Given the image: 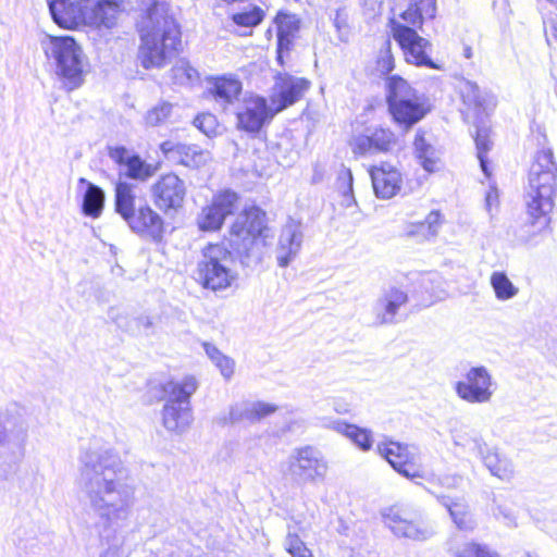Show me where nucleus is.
<instances>
[{
    "mask_svg": "<svg viewBox=\"0 0 557 557\" xmlns=\"http://www.w3.org/2000/svg\"><path fill=\"white\" fill-rule=\"evenodd\" d=\"M79 485L90 509L109 528L128 520L135 504V487L119 453L92 438L79 455Z\"/></svg>",
    "mask_w": 557,
    "mask_h": 557,
    "instance_id": "f257e3e1",
    "label": "nucleus"
},
{
    "mask_svg": "<svg viewBox=\"0 0 557 557\" xmlns=\"http://www.w3.org/2000/svg\"><path fill=\"white\" fill-rule=\"evenodd\" d=\"M145 14L138 22L140 46L138 58L149 70L162 67L178 51L181 32L174 18L168 14L169 3L162 0H140Z\"/></svg>",
    "mask_w": 557,
    "mask_h": 557,
    "instance_id": "f03ea898",
    "label": "nucleus"
},
{
    "mask_svg": "<svg viewBox=\"0 0 557 557\" xmlns=\"http://www.w3.org/2000/svg\"><path fill=\"white\" fill-rule=\"evenodd\" d=\"M557 166L550 149L536 152L529 172L525 202L533 234L549 227L557 193Z\"/></svg>",
    "mask_w": 557,
    "mask_h": 557,
    "instance_id": "7ed1b4c3",
    "label": "nucleus"
},
{
    "mask_svg": "<svg viewBox=\"0 0 557 557\" xmlns=\"http://www.w3.org/2000/svg\"><path fill=\"white\" fill-rule=\"evenodd\" d=\"M125 0H49V10L55 24L74 29L87 25L111 29L117 25Z\"/></svg>",
    "mask_w": 557,
    "mask_h": 557,
    "instance_id": "20e7f679",
    "label": "nucleus"
},
{
    "mask_svg": "<svg viewBox=\"0 0 557 557\" xmlns=\"http://www.w3.org/2000/svg\"><path fill=\"white\" fill-rule=\"evenodd\" d=\"M40 49L55 75L69 90L78 88L83 82L85 54L71 36L44 34L39 39Z\"/></svg>",
    "mask_w": 557,
    "mask_h": 557,
    "instance_id": "39448f33",
    "label": "nucleus"
},
{
    "mask_svg": "<svg viewBox=\"0 0 557 557\" xmlns=\"http://www.w3.org/2000/svg\"><path fill=\"white\" fill-rule=\"evenodd\" d=\"M28 420L16 405L0 409V478L23 459L28 440Z\"/></svg>",
    "mask_w": 557,
    "mask_h": 557,
    "instance_id": "423d86ee",
    "label": "nucleus"
},
{
    "mask_svg": "<svg viewBox=\"0 0 557 557\" xmlns=\"http://www.w3.org/2000/svg\"><path fill=\"white\" fill-rule=\"evenodd\" d=\"M387 104L393 121L405 132L419 123L429 112L428 98L398 75L387 78Z\"/></svg>",
    "mask_w": 557,
    "mask_h": 557,
    "instance_id": "0eeeda50",
    "label": "nucleus"
},
{
    "mask_svg": "<svg viewBox=\"0 0 557 557\" xmlns=\"http://www.w3.org/2000/svg\"><path fill=\"white\" fill-rule=\"evenodd\" d=\"M235 258L225 244H209L202 249L197 264L196 280L213 292L224 290L237 280Z\"/></svg>",
    "mask_w": 557,
    "mask_h": 557,
    "instance_id": "6e6552de",
    "label": "nucleus"
},
{
    "mask_svg": "<svg viewBox=\"0 0 557 557\" xmlns=\"http://www.w3.org/2000/svg\"><path fill=\"white\" fill-rule=\"evenodd\" d=\"M384 523L398 537L426 541L435 533L434 528L423 520L422 515L410 508L392 506L383 512Z\"/></svg>",
    "mask_w": 557,
    "mask_h": 557,
    "instance_id": "1a4fd4ad",
    "label": "nucleus"
},
{
    "mask_svg": "<svg viewBox=\"0 0 557 557\" xmlns=\"http://www.w3.org/2000/svg\"><path fill=\"white\" fill-rule=\"evenodd\" d=\"M327 469V461L313 446L296 448L288 457V473L298 484L323 481Z\"/></svg>",
    "mask_w": 557,
    "mask_h": 557,
    "instance_id": "9d476101",
    "label": "nucleus"
},
{
    "mask_svg": "<svg viewBox=\"0 0 557 557\" xmlns=\"http://www.w3.org/2000/svg\"><path fill=\"white\" fill-rule=\"evenodd\" d=\"M454 389L468 404H486L495 393L496 383L484 366H476L463 373L462 379L455 383Z\"/></svg>",
    "mask_w": 557,
    "mask_h": 557,
    "instance_id": "9b49d317",
    "label": "nucleus"
},
{
    "mask_svg": "<svg viewBox=\"0 0 557 557\" xmlns=\"http://www.w3.org/2000/svg\"><path fill=\"white\" fill-rule=\"evenodd\" d=\"M393 38L400 46L405 60L417 66H426L430 69H438L429 55L431 42L421 37L417 30L403 23L392 21Z\"/></svg>",
    "mask_w": 557,
    "mask_h": 557,
    "instance_id": "f8f14e48",
    "label": "nucleus"
},
{
    "mask_svg": "<svg viewBox=\"0 0 557 557\" xmlns=\"http://www.w3.org/2000/svg\"><path fill=\"white\" fill-rule=\"evenodd\" d=\"M239 197L235 191L223 190L216 194L210 205L198 214L197 224L201 231H218L225 219L238 209Z\"/></svg>",
    "mask_w": 557,
    "mask_h": 557,
    "instance_id": "ddd939ff",
    "label": "nucleus"
},
{
    "mask_svg": "<svg viewBox=\"0 0 557 557\" xmlns=\"http://www.w3.org/2000/svg\"><path fill=\"white\" fill-rule=\"evenodd\" d=\"M154 205L165 214L183 207L186 185L176 174L162 175L151 187Z\"/></svg>",
    "mask_w": 557,
    "mask_h": 557,
    "instance_id": "4468645a",
    "label": "nucleus"
},
{
    "mask_svg": "<svg viewBox=\"0 0 557 557\" xmlns=\"http://www.w3.org/2000/svg\"><path fill=\"white\" fill-rule=\"evenodd\" d=\"M310 82L289 74H277L270 96L274 112H281L299 101L309 89Z\"/></svg>",
    "mask_w": 557,
    "mask_h": 557,
    "instance_id": "2eb2a0df",
    "label": "nucleus"
},
{
    "mask_svg": "<svg viewBox=\"0 0 557 557\" xmlns=\"http://www.w3.org/2000/svg\"><path fill=\"white\" fill-rule=\"evenodd\" d=\"M275 113L272 106H268L265 98L250 95L244 98L236 112L237 127L247 133H258Z\"/></svg>",
    "mask_w": 557,
    "mask_h": 557,
    "instance_id": "dca6fc26",
    "label": "nucleus"
},
{
    "mask_svg": "<svg viewBox=\"0 0 557 557\" xmlns=\"http://www.w3.org/2000/svg\"><path fill=\"white\" fill-rule=\"evenodd\" d=\"M397 145V137L393 131L376 127L367 134L354 136L349 143L355 157H368L381 152H389Z\"/></svg>",
    "mask_w": 557,
    "mask_h": 557,
    "instance_id": "f3484780",
    "label": "nucleus"
},
{
    "mask_svg": "<svg viewBox=\"0 0 557 557\" xmlns=\"http://www.w3.org/2000/svg\"><path fill=\"white\" fill-rule=\"evenodd\" d=\"M304 243V230L300 221L292 218L283 225L275 247L277 265L287 268L299 255Z\"/></svg>",
    "mask_w": 557,
    "mask_h": 557,
    "instance_id": "a211bd4d",
    "label": "nucleus"
},
{
    "mask_svg": "<svg viewBox=\"0 0 557 557\" xmlns=\"http://www.w3.org/2000/svg\"><path fill=\"white\" fill-rule=\"evenodd\" d=\"M265 213L259 208L251 207L240 213L231 227L232 235L242 238L249 256V247L259 237H267Z\"/></svg>",
    "mask_w": 557,
    "mask_h": 557,
    "instance_id": "6ab92c4d",
    "label": "nucleus"
},
{
    "mask_svg": "<svg viewBox=\"0 0 557 557\" xmlns=\"http://www.w3.org/2000/svg\"><path fill=\"white\" fill-rule=\"evenodd\" d=\"M414 448L407 444L385 441L377 444L379 454L388 461L395 471L407 479L420 478L414 468Z\"/></svg>",
    "mask_w": 557,
    "mask_h": 557,
    "instance_id": "aec40b11",
    "label": "nucleus"
},
{
    "mask_svg": "<svg viewBox=\"0 0 557 557\" xmlns=\"http://www.w3.org/2000/svg\"><path fill=\"white\" fill-rule=\"evenodd\" d=\"M277 406L265 401L245 400L231 406L227 414L218 418V423L225 425L227 423L250 422L256 423L265 417L276 412Z\"/></svg>",
    "mask_w": 557,
    "mask_h": 557,
    "instance_id": "412c9836",
    "label": "nucleus"
},
{
    "mask_svg": "<svg viewBox=\"0 0 557 557\" xmlns=\"http://www.w3.org/2000/svg\"><path fill=\"white\" fill-rule=\"evenodd\" d=\"M160 149L166 160L187 168L198 169L205 165L210 154L196 145H185L166 140L160 145Z\"/></svg>",
    "mask_w": 557,
    "mask_h": 557,
    "instance_id": "4be33fe9",
    "label": "nucleus"
},
{
    "mask_svg": "<svg viewBox=\"0 0 557 557\" xmlns=\"http://www.w3.org/2000/svg\"><path fill=\"white\" fill-rule=\"evenodd\" d=\"M126 223L134 233L156 243L160 242L163 237V220L147 205L138 207Z\"/></svg>",
    "mask_w": 557,
    "mask_h": 557,
    "instance_id": "5701e85b",
    "label": "nucleus"
},
{
    "mask_svg": "<svg viewBox=\"0 0 557 557\" xmlns=\"http://www.w3.org/2000/svg\"><path fill=\"white\" fill-rule=\"evenodd\" d=\"M370 176L375 195L382 199H391L401 188L403 177L398 169L389 163L372 166Z\"/></svg>",
    "mask_w": 557,
    "mask_h": 557,
    "instance_id": "b1692460",
    "label": "nucleus"
},
{
    "mask_svg": "<svg viewBox=\"0 0 557 557\" xmlns=\"http://www.w3.org/2000/svg\"><path fill=\"white\" fill-rule=\"evenodd\" d=\"M109 157L120 165L121 174L129 178L145 181L154 173L151 164L143 161L139 156L131 153L125 147L110 148Z\"/></svg>",
    "mask_w": 557,
    "mask_h": 557,
    "instance_id": "393cba45",
    "label": "nucleus"
},
{
    "mask_svg": "<svg viewBox=\"0 0 557 557\" xmlns=\"http://www.w3.org/2000/svg\"><path fill=\"white\" fill-rule=\"evenodd\" d=\"M407 294L399 288L391 287L384 290L374 306V312L379 323H394L397 311L407 302Z\"/></svg>",
    "mask_w": 557,
    "mask_h": 557,
    "instance_id": "a878e982",
    "label": "nucleus"
},
{
    "mask_svg": "<svg viewBox=\"0 0 557 557\" xmlns=\"http://www.w3.org/2000/svg\"><path fill=\"white\" fill-rule=\"evenodd\" d=\"M426 133L419 128L414 135L413 152L424 171L434 173L441 170L440 150L426 138Z\"/></svg>",
    "mask_w": 557,
    "mask_h": 557,
    "instance_id": "bb28decb",
    "label": "nucleus"
},
{
    "mask_svg": "<svg viewBox=\"0 0 557 557\" xmlns=\"http://www.w3.org/2000/svg\"><path fill=\"white\" fill-rule=\"evenodd\" d=\"M479 457L492 475L505 482L513 479L515 466L512 460L497 447H488L486 445V448L483 449Z\"/></svg>",
    "mask_w": 557,
    "mask_h": 557,
    "instance_id": "cd10ccee",
    "label": "nucleus"
},
{
    "mask_svg": "<svg viewBox=\"0 0 557 557\" xmlns=\"http://www.w3.org/2000/svg\"><path fill=\"white\" fill-rule=\"evenodd\" d=\"M197 388V380L191 375L177 381H169L162 385L165 404L190 406L189 399Z\"/></svg>",
    "mask_w": 557,
    "mask_h": 557,
    "instance_id": "c85d7f7f",
    "label": "nucleus"
},
{
    "mask_svg": "<svg viewBox=\"0 0 557 557\" xmlns=\"http://www.w3.org/2000/svg\"><path fill=\"white\" fill-rule=\"evenodd\" d=\"M193 422L190 406L164 404L162 409L163 426L172 433L183 434Z\"/></svg>",
    "mask_w": 557,
    "mask_h": 557,
    "instance_id": "c756f323",
    "label": "nucleus"
},
{
    "mask_svg": "<svg viewBox=\"0 0 557 557\" xmlns=\"http://www.w3.org/2000/svg\"><path fill=\"white\" fill-rule=\"evenodd\" d=\"M326 426L350 440L362 451H368L373 446V435L369 429L360 428L343 420L331 421Z\"/></svg>",
    "mask_w": 557,
    "mask_h": 557,
    "instance_id": "7c9ffc66",
    "label": "nucleus"
},
{
    "mask_svg": "<svg viewBox=\"0 0 557 557\" xmlns=\"http://www.w3.org/2000/svg\"><path fill=\"white\" fill-rule=\"evenodd\" d=\"M444 219L438 210L431 211L423 221L409 223L405 227V234L417 240H430L435 238L443 225Z\"/></svg>",
    "mask_w": 557,
    "mask_h": 557,
    "instance_id": "2f4dec72",
    "label": "nucleus"
},
{
    "mask_svg": "<svg viewBox=\"0 0 557 557\" xmlns=\"http://www.w3.org/2000/svg\"><path fill=\"white\" fill-rule=\"evenodd\" d=\"M210 92L214 100L226 109L228 104H233L242 92V83L232 76H221L213 78Z\"/></svg>",
    "mask_w": 557,
    "mask_h": 557,
    "instance_id": "473e14b6",
    "label": "nucleus"
},
{
    "mask_svg": "<svg viewBox=\"0 0 557 557\" xmlns=\"http://www.w3.org/2000/svg\"><path fill=\"white\" fill-rule=\"evenodd\" d=\"M13 542L17 549L25 555L36 556L42 550L38 528L33 522L18 527L13 533Z\"/></svg>",
    "mask_w": 557,
    "mask_h": 557,
    "instance_id": "72a5a7b5",
    "label": "nucleus"
},
{
    "mask_svg": "<svg viewBox=\"0 0 557 557\" xmlns=\"http://www.w3.org/2000/svg\"><path fill=\"white\" fill-rule=\"evenodd\" d=\"M436 13L435 0H410L406 11L400 14L405 25L421 29L425 20H431Z\"/></svg>",
    "mask_w": 557,
    "mask_h": 557,
    "instance_id": "f704fd0d",
    "label": "nucleus"
},
{
    "mask_svg": "<svg viewBox=\"0 0 557 557\" xmlns=\"http://www.w3.org/2000/svg\"><path fill=\"white\" fill-rule=\"evenodd\" d=\"M78 183L79 185L86 186V189L83 194L82 212L84 215L92 219L99 218L104 207V191L102 188L91 182H88L84 177H81Z\"/></svg>",
    "mask_w": 557,
    "mask_h": 557,
    "instance_id": "c9c22d12",
    "label": "nucleus"
},
{
    "mask_svg": "<svg viewBox=\"0 0 557 557\" xmlns=\"http://www.w3.org/2000/svg\"><path fill=\"white\" fill-rule=\"evenodd\" d=\"M442 504L447 508L454 523L459 530L471 531L475 527L469 506L462 500H451L447 496L441 498Z\"/></svg>",
    "mask_w": 557,
    "mask_h": 557,
    "instance_id": "e433bc0d",
    "label": "nucleus"
},
{
    "mask_svg": "<svg viewBox=\"0 0 557 557\" xmlns=\"http://www.w3.org/2000/svg\"><path fill=\"white\" fill-rule=\"evenodd\" d=\"M451 441L456 447L469 449L479 455L486 448L487 443L482 435L473 430L467 428L454 429L450 431Z\"/></svg>",
    "mask_w": 557,
    "mask_h": 557,
    "instance_id": "4c0bfd02",
    "label": "nucleus"
},
{
    "mask_svg": "<svg viewBox=\"0 0 557 557\" xmlns=\"http://www.w3.org/2000/svg\"><path fill=\"white\" fill-rule=\"evenodd\" d=\"M115 210L125 222L136 212L132 186L120 182L115 188Z\"/></svg>",
    "mask_w": 557,
    "mask_h": 557,
    "instance_id": "58836bf2",
    "label": "nucleus"
},
{
    "mask_svg": "<svg viewBox=\"0 0 557 557\" xmlns=\"http://www.w3.org/2000/svg\"><path fill=\"white\" fill-rule=\"evenodd\" d=\"M490 284L496 299L507 301L519 294V288L510 281L504 271H494L490 277Z\"/></svg>",
    "mask_w": 557,
    "mask_h": 557,
    "instance_id": "ea45409f",
    "label": "nucleus"
},
{
    "mask_svg": "<svg viewBox=\"0 0 557 557\" xmlns=\"http://www.w3.org/2000/svg\"><path fill=\"white\" fill-rule=\"evenodd\" d=\"M462 97L466 103L482 111H486L495 104L494 97L486 91H482L480 87L472 82L465 84Z\"/></svg>",
    "mask_w": 557,
    "mask_h": 557,
    "instance_id": "a19ab883",
    "label": "nucleus"
},
{
    "mask_svg": "<svg viewBox=\"0 0 557 557\" xmlns=\"http://www.w3.org/2000/svg\"><path fill=\"white\" fill-rule=\"evenodd\" d=\"M202 346L206 355L219 369L221 375L225 380H230L234 374L235 361L231 357L222 354L213 344L205 342Z\"/></svg>",
    "mask_w": 557,
    "mask_h": 557,
    "instance_id": "79ce46f5",
    "label": "nucleus"
},
{
    "mask_svg": "<svg viewBox=\"0 0 557 557\" xmlns=\"http://www.w3.org/2000/svg\"><path fill=\"white\" fill-rule=\"evenodd\" d=\"M297 29L290 16H284L277 26V59L282 62L283 52L288 51L292 45L293 33Z\"/></svg>",
    "mask_w": 557,
    "mask_h": 557,
    "instance_id": "37998d69",
    "label": "nucleus"
},
{
    "mask_svg": "<svg viewBox=\"0 0 557 557\" xmlns=\"http://www.w3.org/2000/svg\"><path fill=\"white\" fill-rule=\"evenodd\" d=\"M475 145L478 150V159L480 161V166L483 173L486 176H490L488 168H487V158L486 153L491 149V140L488 136V129L485 127H478L475 132Z\"/></svg>",
    "mask_w": 557,
    "mask_h": 557,
    "instance_id": "c03bdc74",
    "label": "nucleus"
},
{
    "mask_svg": "<svg viewBox=\"0 0 557 557\" xmlns=\"http://www.w3.org/2000/svg\"><path fill=\"white\" fill-rule=\"evenodd\" d=\"M455 557H498L486 545L467 542L454 550Z\"/></svg>",
    "mask_w": 557,
    "mask_h": 557,
    "instance_id": "a18cd8bd",
    "label": "nucleus"
},
{
    "mask_svg": "<svg viewBox=\"0 0 557 557\" xmlns=\"http://www.w3.org/2000/svg\"><path fill=\"white\" fill-rule=\"evenodd\" d=\"M264 17V12L259 7L233 14L232 20L235 24L244 27H255L259 25Z\"/></svg>",
    "mask_w": 557,
    "mask_h": 557,
    "instance_id": "49530a36",
    "label": "nucleus"
},
{
    "mask_svg": "<svg viewBox=\"0 0 557 557\" xmlns=\"http://www.w3.org/2000/svg\"><path fill=\"white\" fill-rule=\"evenodd\" d=\"M173 104L170 102H160L147 112L145 116L146 124L149 126L163 124L171 116Z\"/></svg>",
    "mask_w": 557,
    "mask_h": 557,
    "instance_id": "de8ad7c7",
    "label": "nucleus"
},
{
    "mask_svg": "<svg viewBox=\"0 0 557 557\" xmlns=\"http://www.w3.org/2000/svg\"><path fill=\"white\" fill-rule=\"evenodd\" d=\"M284 547L292 557H313L311 550L297 534L289 532L284 540Z\"/></svg>",
    "mask_w": 557,
    "mask_h": 557,
    "instance_id": "09e8293b",
    "label": "nucleus"
},
{
    "mask_svg": "<svg viewBox=\"0 0 557 557\" xmlns=\"http://www.w3.org/2000/svg\"><path fill=\"white\" fill-rule=\"evenodd\" d=\"M172 71L174 78L180 84H188L198 79V72L185 60H180Z\"/></svg>",
    "mask_w": 557,
    "mask_h": 557,
    "instance_id": "8fccbe9b",
    "label": "nucleus"
},
{
    "mask_svg": "<svg viewBox=\"0 0 557 557\" xmlns=\"http://www.w3.org/2000/svg\"><path fill=\"white\" fill-rule=\"evenodd\" d=\"M194 125L207 136H212L216 132L218 121L213 114L202 113L195 117Z\"/></svg>",
    "mask_w": 557,
    "mask_h": 557,
    "instance_id": "3c124183",
    "label": "nucleus"
},
{
    "mask_svg": "<svg viewBox=\"0 0 557 557\" xmlns=\"http://www.w3.org/2000/svg\"><path fill=\"white\" fill-rule=\"evenodd\" d=\"M493 515L507 527L516 528L518 525L515 511L507 505L497 504L493 509Z\"/></svg>",
    "mask_w": 557,
    "mask_h": 557,
    "instance_id": "603ef678",
    "label": "nucleus"
},
{
    "mask_svg": "<svg viewBox=\"0 0 557 557\" xmlns=\"http://www.w3.org/2000/svg\"><path fill=\"white\" fill-rule=\"evenodd\" d=\"M352 173L351 170L342 165L336 178V187L342 195H348L352 191Z\"/></svg>",
    "mask_w": 557,
    "mask_h": 557,
    "instance_id": "864d4df0",
    "label": "nucleus"
},
{
    "mask_svg": "<svg viewBox=\"0 0 557 557\" xmlns=\"http://www.w3.org/2000/svg\"><path fill=\"white\" fill-rule=\"evenodd\" d=\"M377 67L379 71L382 74H387L393 71L394 69V58L391 53V42H386L385 49L381 50L379 60H377Z\"/></svg>",
    "mask_w": 557,
    "mask_h": 557,
    "instance_id": "5fc2aeb1",
    "label": "nucleus"
},
{
    "mask_svg": "<svg viewBox=\"0 0 557 557\" xmlns=\"http://www.w3.org/2000/svg\"><path fill=\"white\" fill-rule=\"evenodd\" d=\"M127 552L123 546V541L119 537L113 539L107 549L100 555V557H127Z\"/></svg>",
    "mask_w": 557,
    "mask_h": 557,
    "instance_id": "6e6d98bb",
    "label": "nucleus"
},
{
    "mask_svg": "<svg viewBox=\"0 0 557 557\" xmlns=\"http://www.w3.org/2000/svg\"><path fill=\"white\" fill-rule=\"evenodd\" d=\"M347 14L345 10L337 9L335 11L334 17H333V25L336 28V30L339 34V38L344 39V36L347 35L348 24H347Z\"/></svg>",
    "mask_w": 557,
    "mask_h": 557,
    "instance_id": "4d7b16f0",
    "label": "nucleus"
},
{
    "mask_svg": "<svg viewBox=\"0 0 557 557\" xmlns=\"http://www.w3.org/2000/svg\"><path fill=\"white\" fill-rule=\"evenodd\" d=\"M135 327L138 332L148 333L153 322L148 315H140L134 320Z\"/></svg>",
    "mask_w": 557,
    "mask_h": 557,
    "instance_id": "13d9d810",
    "label": "nucleus"
},
{
    "mask_svg": "<svg viewBox=\"0 0 557 557\" xmlns=\"http://www.w3.org/2000/svg\"><path fill=\"white\" fill-rule=\"evenodd\" d=\"M497 201H498V193H497V190L496 189L488 190L487 194H486V197H485L486 210L488 212H491L493 205L497 203Z\"/></svg>",
    "mask_w": 557,
    "mask_h": 557,
    "instance_id": "bf43d9fd",
    "label": "nucleus"
},
{
    "mask_svg": "<svg viewBox=\"0 0 557 557\" xmlns=\"http://www.w3.org/2000/svg\"><path fill=\"white\" fill-rule=\"evenodd\" d=\"M334 410L339 414H346L349 412V406L345 403L335 401Z\"/></svg>",
    "mask_w": 557,
    "mask_h": 557,
    "instance_id": "052dcab7",
    "label": "nucleus"
},
{
    "mask_svg": "<svg viewBox=\"0 0 557 557\" xmlns=\"http://www.w3.org/2000/svg\"><path fill=\"white\" fill-rule=\"evenodd\" d=\"M342 197H343L342 206L349 208L352 203H355L354 190L349 193V196L342 195Z\"/></svg>",
    "mask_w": 557,
    "mask_h": 557,
    "instance_id": "680f3d73",
    "label": "nucleus"
},
{
    "mask_svg": "<svg viewBox=\"0 0 557 557\" xmlns=\"http://www.w3.org/2000/svg\"><path fill=\"white\" fill-rule=\"evenodd\" d=\"M442 294H443V292H441V293H435L434 290H432V295H431V297H432L433 299L431 300V304H432V302H434V301H437V300H442V299L444 298V296H443Z\"/></svg>",
    "mask_w": 557,
    "mask_h": 557,
    "instance_id": "e2e57ef3",
    "label": "nucleus"
},
{
    "mask_svg": "<svg viewBox=\"0 0 557 557\" xmlns=\"http://www.w3.org/2000/svg\"><path fill=\"white\" fill-rule=\"evenodd\" d=\"M430 282H431V280L429 277L422 280V285L425 287L426 290L429 289L426 284Z\"/></svg>",
    "mask_w": 557,
    "mask_h": 557,
    "instance_id": "0e129e2a",
    "label": "nucleus"
},
{
    "mask_svg": "<svg viewBox=\"0 0 557 557\" xmlns=\"http://www.w3.org/2000/svg\"><path fill=\"white\" fill-rule=\"evenodd\" d=\"M465 55H466L467 58H470V57H471V50H470V48H467V49H466V51H465Z\"/></svg>",
    "mask_w": 557,
    "mask_h": 557,
    "instance_id": "69168bd1",
    "label": "nucleus"
},
{
    "mask_svg": "<svg viewBox=\"0 0 557 557\" xmlns=\"http://www.w3.org/2000/svg\"><path fill=\"white\" fill-rule=\"evenodd\" d=\"M523 557H537V555L532 553H525Z\"/></svg>",
    "mask_w": 557,
    "mask_h": 557,
    "instance_id": "338daca9",
    "label": "nucleus"
}]
</instances>
